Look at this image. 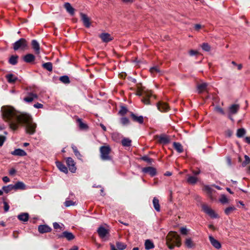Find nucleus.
<instances>
[{
  "instance_id": "obj_6",
  "label": "nucleus",
  "mask_w": 250,
  "mask_h": 250,
  "mask_svg": "<svg viewBox=\"0 0 250 250\" xmlns=\"http://www.w3.org/2000/svg\"><path fill=\"white\" fill-rule=\"evenodd\" d=\"M14 50H25L28 48V43L24 38H21L13 44Z\"/></svg>"
},
{
  "instance_id": "obj_48",
  "label": "nucleus",
  "mask_w": 250,
  "mask_h": 250,
  "mask_svg": "<svg viewBox=\"0 0 250 250\" xmlns=\"http://www.w3.org/2000/svg\"><path fill=\"white\" fill-rule=\"evenodd\" d=\"M121 122L124 125H127L129 124V121L126 117H123L121 119Z\"/></svg>"
},
{
  "instance_id": "obj_59",
  "label": "nucleus",
  "mask_w": 250,
  "mask_h": 250,
  "mask_svg": "<svg viewBox=\"0 0 250 250\" xmlns=\"http://www.w3.org/2000/svg\"><path fill=\"white\" fill-rule=\"evenodd\" d=\"M198 53V51L193 50H191L189 51V54L190 56H194Z\"/></svg>"
},
{
  "instance_id": "obj_16",
  "label": "nucleus",
  "mask_w": 250,
  "mask_h": 250,
  "mask_svg": "<svg viewBox=\"0 0 250 250\" xmlns=\"http://www.w3.org/2000/svg\"><path fill=\"white\" fill-rule=\"evenodd\" d=\"M38 230L41 233L51 231V228L46 225H41L38 227Z\"/></svg>"
},
{
  "instance_id": "obj_49",
  "label": "nucleus",
  "mask_w": 250,
  "mask_h": 250,
  "mask_svg": "<svg viewBox=\"0 0 250 250\" xmlns=\"http://www.w3.org/2000/svg\"><path fill=\"white\" fill-rule=\"evenodd\" d=\"M235 209V208L233 206L232 207H229L226 208L225 210V212L226 214L228 215L231 212L234 210Z\"/></svg>"
},
{
  "instance_id": "obj_27",
  "label": "nucleus",
  "mask_w": 250,
  "mask_h": 250,
  "mask_svg": "<svg viewBox=\"0 0 250 250\" xmlns=\"http://www.w3.org/2000/svg\"><path fill=\"white\" fill-rule=\"evenodd\" d=\"M18 218L21 221L27 222L29 219V214L27 213H22L18 215Z\"/></svg>"
},
{
  "instance_id": "obj_61",
  "label": "nucleus",
  "mask_w": 250,
  "mask_h": 250,
  "mask_svg": "<svg viewBox=\"0 0 250 250\" xmlns=\"http://www.w3.org/2000/svg\"><path fill=\"white\" fill-rule=\"evenodd\" d=\"M205 189L208 191V193H210L212 191V189L209 186H205Z\"/></svg>"
},
{
  "instance_id": "obj_1",
  "label": "nucleus",
  "mask_w": 250,
  "mask_h": 250,
  "mask_svg": "<svg viewBox=\"0 0 250 250\" xmlns=\"http://www.w3.org/2000/svg\"><path fill=\"white\" fill-rule=\"evenodd\" d=\"M1 111L3 119L8 122L10 128L13 130L17 129L24 113H20L10 106H2Z\"/></svg>"
},
{
  "instance_id": "obj_57",
  "label": "nucleus",
  "mask_w": 250,
  "mask_h": 250,
  "mask_svg": "<svg viewBox=\"0 0 250 250\" xmlns=\"http://www.w3.org/2000/svg\"><path fill=\"white\" fill-rule=\"evenodd\" d=\"M4 209L5 212H7L9 209V206L6 202H4Z\"/></svg>"
},
{
  "instance_id": "obj_5",
  "label": "nucleus",
  "mask_w": 250,
  "mask_h": 250,
  "mask_svg": "<svg viewBox=\"0 0 250 250\" xmlns=\"http://www.w3.org/2000/svg\"><path fill=\"white\" fill-rule=\"evenodd\" d=\"M111 149L109 146H102L100 148V157L104 161H110L112 157L110 156Z\"/></svg>"
},
{
  "instance_id": "obj_23",
  "label": "nucleus",
  "mask_w": 250,
  "mask_h": 250,
  "mask_svg": "<svg viewBox=\"0 0 250 250\" xmlns=\"http://www.w3.org/2000/svg\"><path fill=\"white\" fill-rule=\"evenodd\" d=\"M56 163L57 167L60 171L64 172V173H67V168L66 167H65V166L64 164H62L61 162H56Z\"/></svg>"
},
{
  "instance_id": "obj_2",
  "label": "nucleus",
  "mask_w": 250,
  "mask_h": 250,
  "mask_svg": "<svg viewBox=\"0 0 250 250\" xmlns=\"http://www.w3.org/2000/svg\"><path fill=\"white\" fill-rule=\"evenodd\" d=\"M23 124L25 126L26 133L32 135L36 132L37 124L33 122L32 116L28 113H25L22 115V117L19 122V125Z\"/></svg>"
},
{
  "instance_id": "obj_15",
  "label": "nucleus",
  "mask_w": 250,
  "mask_h": 250,
  "mask_svg": "<svg viewBox=\"0 0 250 250\" xmlns=\"http://www.w3.org/2000/svg\"><path fill=\"white\" fill-rule=\"evenodd\" d=\"M209 239L211 244L216 249H219L221 247V243L211 235L209 236Z\"/></svg>"
},
{
  "instance_id": "obj_3",
  "label": "nucleus",
  "mask_w": 250,
  "mask_h": 250,
  "mask_svg": "<svg viewBox=\"0 0 250 250\" xmlns=\"http://www.w3.org/2000/svg\"><path fill=\"white\" fill-rule=\"evenodd\" d=\"M167 244L170 249H173L176 246L179 247L181 240L179 235L176 232L170 231L167 236Z\"/></svg>"
},
{
  "instance_id": "obj_63",
  "label": "nucleus",
  "mask_w": 250,
  "mask_h": 250,
  "mask_svg": "<svg viewBox=\"0 0 250 250\" xmlns=\"http://www.w3.org/2000/svg\"><path fill=\"white\" fill-rule=\"evenodd\" d=\"M16 173V170L14 168H11L10 170H9V174L11 175H14L15 173Z\"/></svg>"
},
{
  "instance_id": "obj_12",
  "label": "nucleus",
  "mask_w": 250,
  "mask_h": 250,
  "mask_svg": "<svg viewBox=\"0 0 250 250\" xmlns=\"http://www.w3.org/2000/svg\"><path fill=\"white\" fill-rule=\"evenodd\" d=\"M142 171L143 173H148L151 176H154L156 174V169L151 167H144L142 168Z\"/></svg>"
},
{
  "instance_id": "obj_64",
  "label": "nucleus",
  "mask_w": 250,
  "mask_h": 250,
  "mask_svg": "<svg viewBox=\"0 0 250 250\" xmlns=\"http://www.w3.org/2000/svg\"><path fill=\"white\" fill-rule=\"evenodd\" d=\"M194 28L195 30H199L201 28V25L199 24H195Z\"/></svg>"
},
{
  "instance_id": "obj_32",
  "label": "nucleus",
  "mask_w": 250,
  "mask_h": 250,
  "mask_svg": "<svg viewBox=\"0 0 250 250\" xmlns=\"http://www.w3.org/2000/svg\"><path fill=\"white\" fill-rule=\"evenodd\" d=\"M153 205L155 209L157 211L159 212L160 211L159 201L156 197H154L153 199Z\"/></svg>"
},
{
  "instance_id": "obj_9",
  "label": "nucleus",
  "mask_w": 250,
  "mask_h": 250,
  "mask_svg": "<svg viewBox=\"0 0 250 250\" xmlns=\"http://www.w3.org/2000/svg\"><path fill=\"white\" fill-rule=\"evenodd\" d=\"M66 163L69 170L71 172L75 173L76 171L77 168L76 167V163L73 159L71 157H67L66 159Z\"/></svg>"
},
{
  "instance_id": "obj_11",
  "label": "nucleus",
  "mask_w": 250,
  "mask_h": 250,
  "mask_svg": "<svg viewBox=\"0 0 250 250\" xmlns=\"http://www.w3.org/2000/svg\"><path fill=\"white\" fill-rule=\"evenodd\" d=\"M80 16L84 25L86 28H89L91 25L90 19L86 14L83 13H80Z\"/></svg>"
},
{
  "instance_id": "obj_45",
  "label": "nucleus",
  "mask_w": 250,
  "mask_h": 250,
  "mask_svg": "<svg viewBox=\"0 0 250 250\" xmlns=\"http://www.w3.org/2000/svg\"><path fill=\"white\" fill-rule=\"evenodd\" d=\"M116 246L117 248L120 250H124L126 248V245L121 242H117L116 243Z\"/></svg>"
},
{
  "instance_id": "obj_44",
  "label": "nucleus",
  "mask_w": 250,
  "mask_h": 250,
  "mask_svg": "<svg viewBox=\"0 0 250 250\" xmlns=\"http://www.w3.org/2000/svg\"><path fill=\"white\" fill-rule=\"evenodd\" d=\"M244 158L245 160L242 164L243 167H245L247 165L250 163V158L248 155H245Z\"/></svg>"
},
{
  "instance_id": "obj_24",
  "label": "nucleus",
  "mask_w": 250,
  "mask_h": 250,
  "mask_svg": "<svg viewBox=\"0 0 250 250\" xmlns=\"http://www.w3.org/2000/svg\"><path fill=\"white\" fill-rule=\"evenodd\" d=\"M35 59V57L32 54H28L24 56L23 60L25 62L30 63L33 62Z\"/></svg>"
},
{
  "instance_id": "obj_53",
  "label": "nucleus",
  "mask_w": 250,
  "mask_h": 250,
  "mask_svg": "<svg viewBox=\"0 0 250 250\" xmlns=\"http://www.w3.org/2000/svg\"><path fill=\"white\" fill-rule=\"evenodd\" d=\"M141 159L148 163H151L152 162V159L149 158L147 156H144L141 158Z\"/></svg>"
},
{
  "instance_id": "obj_10",
  "label": "nucleus",
  "mask_w": 250,
  "mask_h": 250,
  "mask_svg": "<svg viewBox=\"0 0 250 250\" xmlns=\"http://www.w3.org/2000/svg\"><path fill=\"white\" fill-rule=\"evenodd\" d=\"M97 232L102 239H104L109 234V230L102 226H100L97 229Z\"/></svg>"
},
{
  "instance_id": "obj_33",
  "label": "nucleus",
  "mask_w": 250,
  "mask_h": 250,
  "mask_svg": "<svg viewBox=\"0 0 250 250\" xmlns=\"http://www.w3.org/2000/svg\"><path fill=\"white\" fill-rule=\"evenodd\" d=\"M150 72L153 74L155 75L158 74L159 75L162 74V72L158 66L152 67L149 69Z\"/></svg>"
},
{
  "instance_id": "obj_50",
  "label": "nucleus",
  "mask_w": 250,
  "mask_h": 250,
  "mask_svg": "<svg viewBox=\"0 0 250 250\" xmlns=\"http://www.w3.org/2000/svg\"><path fill=\"white\" fill-rule=\"evenodd\" d=\"M215 111L223 115H225V112L224 110L221 107L219 106H216L215 107Z\"/></svg>"
},
{
  "instance_id": "obj_25",
  "label": "nucleus",
  "mask_w": 250,
  "mask_h": 250,
  "mask_svg": "<svg viewBox=\"0 0 250 250\" xmlns=\"http://www.w3.org/2000/svg\"><path fill=\"white\" fill-rule=\"evenodd\" d=\"M131 117L135 122H138L141 124L144 123V117L142 116H137L134 113H131Z\"/></svg>"
},
{
  "instance_id": "obj_38",
  "label": "nucleus",
  "mask_w": 250,
  "mask_h": 250,
  "mask_svg": "<svg viewBox=\"0 0 250 250\" xmlns=\"http://www.w3.org/2000/svg\"><path fill=\"white\" fill-rule=\"evenodd\" d=\"M2 190L5 193H8L12 190H14L13 185L10 184L7 186H4L2 187Z\"/></svg>"
},
{
  "instance_id": "obj_18",
  "label": "nucleus",
  "mask_w": 250,
  "mask_h": 250,
  "mask_svg": "<svg viewBox=\"0 0 250 250\" xmlns=\"http://www.w3.org/2000/svg\"><path fill=\"white\" fill-rule=\"evenodd\" d=\"M31 45L35 53L39 54L40 52V46L38 42L36 40H33L32 41Z\"/></svg>"
},
{
  "instance_id": "obj_41",
  "label": "nucleus",
  "mask_w": 250,
  "mask_h": 250,
  "mask_svg": "<svg viewBox=\"0 0 250 250\" xmlns=\"http://www.w3.org/2000/svg\"><path fill=\"white\" fill-rule=\"evenodd\" d=\"M77 122L79 123V126L80 129H85L87 128L88 126L87 125L83 122L82 119H78L77 120Z\"/></svg>"
},
{
  "instance_id": "obj_46",
  "label": "nucleus",
  "mask_w": 250,
  "mask_h": 250,
  "mask_svg": "<svg viewBox=\"0 0 250 250\" xmlns=\"http://www.w3.org/2000/svg\"><path fill=\"white\" fill-rule=\"evenodd\" d=\"M201 47L205 51H209L210 49V46L207 43H203L201 45Z\"/></svg>"
},
{
  "instance_id": "obj_37",
  "label": "nucleus",
  "mask_w": 250,
  "mask_h": 250,
  "mask_svg": "<svg viewBox=\"0 0 250 250\" xmlns=\"http://www.w3.org/2000/svg\"><path fill=\"white\" fill-rule=\"evenodd\" d=\"M42 67L49 71H52V64L50 62H45L42 64Z\"/></svg>"
},
{
  "instance_id": "obj_35",
  "label": "nucleus",
  "mask_w": 250,
  "mask_h": 250,
  "mask_svg": "<svg viewBox=\"0 0 250 250\" xmlns=\"http://www.w3.org/2000/svg\"><path fill=\"white\" fill-rule=\"evenodd\" d=\"M131 144V140L129 138H124L122 140V145L124 146H130Z\"/></svg>"
},
{
  "instance_id": "obj_51",
  "label": "nucleus",
  "mask_w": 250,
  "mask_h": 250,
  "mask_svg": "<svg viewBox=\"0 0 250 250\" xmlns=\"http://www.w3.org/2000/svg\"><path fill=\"white\" fill-rule=\"evenodd\" d=\"M75 205L76 203L71 200H66L64 202V205L66 207H68L71 206H74Z\"/></svg>"
},
{
  "instance_id": "obj_42",
  "label": "nucleus",
  "mask_w": 250,
  "mask_h": 250,
  "mask_svg": "<svg viewBox=\"0 0 250 250\" xmlns=\"http://www.w3.org/2000/svg\"><path fill=\"white\" fill-rule=\"evenodd\" d=\"M60 80L65 84H67L70 83V80L69 77L66 75H64L62 76H61L60 78Z\"/></svg>"
},
{
  "instance_id": "obj_56",
  "label": "nucleus",
  "mask_w": 250,
  "mask_h": 250,
  "mask_svg": "<svg viewBox=\"0 0 250 250\" xmlns=\"http://www.w3.org/2000/svg\"><path fill=\"white\" fill-rule=\"evenodd\" d=\"M180 232L182 234L186 235L187 234L188 230L186 228L182 227L180 229Z\"/></svg>"
},
{
  "instance_id": "obj_28",
  "label": "nucleus",
  "mask_w": 250,
  "mask_h": 250,
  "mask_svg": "<svg viewBox=\"0 0 250 250\" xmlns=\"http://www.w3.org/2000/svg\"><path fill=\"white\" fill-rule=\"evenodd\" d=\"M208 84L206 83H203L197 85L198 93H201L207 90Z\"/></svg>"
},
{
  "instance_id": "obj_26",
  "label": "nucleus",
  "mask_w": 250,
  "mask_h": 250,
  "mask_svg": "<svg viewBox=\"0 0 250 250\" xmlns=\"http://www.w3.org/2000/svg\"><path fill=\"white\" fill-rule=\"evenodd\" d=\"M60 237H65L68 240H72L74 238V235L68 231H64L62 234L59 236Z\"/></svg>"
},
{
  "instance_id": "obj_17",
  "label": "nucleus",
  "mask_w": 250,
  "mask_h": 250,
  "mask_svg": "<svg viewBox=\"0 0 250 250\" xmlns=\"http://www.w3.org/2000/svg\"><path fill=\"white\" fill-rule=\"evenodd\" d=\"M38 95L36 94H34L33 93H29L28 96L24 98L23 101L27 103H31L34 99H38Z\"/></svg>"
},
{
  "instance_id": "obj_54",
  "label": "nucleus",
  "mask_w": 250,
  "mask_h": 250,
  "mask_svg": "<svg viewBox=\"0 0 250 250\" xmlns=\"http://www.w3.org/2000/svg\"><path fill=\"white\" fill-rule=\"evenodd\" d=\"M127 109L125 107H122L121 110L119 111V113L121 115H124L127 112Z\"/></svg>"
},
{
  "instance_id": "obj_7",
  "label": "nucleus",
  "mask_w": 250,
  "mask_h": 250,
  "mask_svg": "<svg viewBox=\"0 0 250 250\" xmlns=\"http://www.w3.org/2000/svg\"><path fill=\"white\" fill-rule=\"evenodd\" d=\"M239 109L240 105L238 104H233L230 105L228 107V118L232 121H233L234 120L232 117V116L237 114Z\"/></svg>"
},
{
  "instance_id": "obj_34",
  "label": "nucleus",
  "mask_w": 250,
  "mask_h": 250,
  "mask_svg": "<svg viewBox=\"0 0 250 250\" xmlns=\"http://www.w3.org/2000/svg\"><path fill=\"white\" fill-rule=\"evenodd\" d=\"M173 146L174 148L177 150V151L179 153H181L183 151V146L181 144L179 143L174 142L173 143Z\"/></svg>"
},
{
  "instance_id": "obj_43",
  "label": "nucleus",
  "mask_w": 250,
  "mask_h": 250,
  "mask_svg": "<svg viewBox=\"0 0 250 250\" xmlns=\"http://www.w3.org/2000/svg\"><path fill=\"white\" fill-rule=\"evenodd\" d=\"M246 133V130L244 128H239L237 131L236 135L238 137H242Z\"/></svg>"
},
{
  "instance_id": "obj_21",
  "label": "nucleus",
  "mask_w": 250,
  "mask_h": 250,
  "mask_svg": "<svg viewBox=\"0 0 250 250\" xmlns=\"http://www.w3.org/2000/svg\"><path fill=\"white\" fill-rule=\"evenodd\" d=\"M159 141L160 143L167 144L169 142V139L168 137L166 135L162 134L159 137Z\"/></svg>"
},
{
  "instance_id": "obj_39",
  "label": "nucleus",
  "mask_w": 250,
  "mask_h": 250,
  "mask_svg": "<svg viewBox=\"0 0 250 250\" xmlns=\"http://www.w3.org/2000/svg\"><path fill=\"white\" fill-rule=\"evenodd\" d=\"M71 147L73 149V151L75 155V156L78 158V159H81V157H82V155L81 154V153H80V152L78 151V149H77V147L74 146V145H72L71 146Z\"/></svg>"
},
{
  "instance_id": "obj_19",
  "label": "nucleus",
  "mask_w": 250,
  "mask_h": 250,
  "mask_svg": "<svg viewBox=\"0 0 250 250\" xmlns=\"http://www.w3.org/2000/svg\"><path fill=\"white\" fill-rule=\"evenodd\" d=\"M11 154L13 155L19 156H24L27 154L24 150L20 148L16 149L13 151H12Z\"/></svg>"
},
{
  "instance_id": "obj_52",
  "label": "nucleus",
  "mask_w": 250,
  "mask_h": 250,
  "mask_svg": "<svg viewBox=\"0 0 250 250\" xmlns=\"http://www.w3.org/2000/svg\"><path fill=\"white\" fill-rule=\"evenodd\" d=\"M53 227L56 229H60V230H63V225H62V226H61L60 224H59L57 222H55L53 224Z\"/></svg>"
},
{
  "instance_id": "obj_8",
  "label": "nucleus",
  "mask_w": 250,
  "mask_h": 250,
  "mask_svg": "<svg viewBox=\"0 0 250 250\" xmlns=\"http://www.w3.org/2000/svg\"><path fill=\"white\" fill-rule=\"evenodd\" d=\"M202 209L208 215L212 218H217L218 217V215L210 208L208 205L203 204L202 206Z\"/></svg>"
},
{
  "instance_id": "obj_58",
  "label": "nucleus",
  "mask_w": 250,
  "mask_h": 250,
  "mask_svg": "<svg viewBox=\"0 0 250 250\" xmlns=\"http://www.w3.org/2000/svg\"><path fill=\"white\" fill-rule=\"evenodd\" d=\"M34 107L36 108H42L43 107V104L38 103L34 104Z\"/></svg>"
},
{
  "instance_id": "obj_40",
  "label": "nucleus",
  "mask_w": 250,
  "mask_h": 250,
  "mask_svg": "<svg viewBox=\"0 0 250 250\" xmlns=\"http://www.w3.org/2000/svg\"><path fill=\"white\" fill-rule=\"evenodd\" d=\"M18 59V56H12L9 59V62L10 64L12 65H15L17 63Z\"/></svg>"
},
{
  "instance_id": "obj_20",
  "label": "nucleus",
  "mask_w": 250,
  "mask_h": 250,
  "mask_svg": "<svg viewBox=\"0 0 250 250\" xmlns=\"http://www.w3.org/2000/svg\"><path fill=\"white\" fill-rule=\"evenodd\" d=\"M7 82L10 83H14L18 79V77L13 74H8L5 76Z\"/></svg>"
},
{
  "instance_id": "obj_13",
  "label": "nucleus",
  "mask_w": 250,
  "mask_h": 250,
  "mask_svg": "<svg viewBox=\"0 0 250 250\" xmlns=\"http://www.w3.org/2000/svg\"><path fill=\"white\" fill-rule=\"evenodd\" d=\"M157 107L161 112H167L169 109L167 104L163 102H160L157 104Z\"/></svg>"
},
{
  "instance_id": "obj_36",
  "label": "nucleus",
  "mask_w": 250,
  "mask_h": 250,
  "mask_svg": "<svg viewBox=\"0 0 250 250\" xmlns=\"http://www.w3.org/2000/svg\"><path fill=\"white\" fill-rule=\"evenodd\" d=\"M185 245L188 248H192L194 247V244L190 238H187L185 241Z\"/></svg>"
},
{
  "instance_id": "obj_55",
  "label": "nucleus",
  "mask_w": 250,
  "mask_h": 250,
  "mask_svg": "<svg viewBox=\"0 0 250 250\" xmlns=\"http://www.w3.org/2000/svg\"><path fill=\"white\" fill-rule=\"evenodd\" d=\"M6 140V137L0 135V147L1 146Z\"/></svg>"
},
{
  "instance_id": "obj_4",
  "label": "nucleus",
  "mask_w": 250,
  "mask_h": 250,
  "mask_svg": "<svg viewBox=\"0 0 250 250\" xmlns=\"http://www.w3.org/2000/svg\"><path fill=\"white\" fill-rule=\"evenodd\" d=\"M152 94L151 91L146 89L145 87H142L137 92V95L143 97L142 101L146 104H150L149 98Z\"/></svg>"
},
{
  "instance_id": "obj_30",
  "label": "nucleus",
  "mask_w": 250,
  "mask_h": 250,
  "mask_svg": "<svg viewBox=\"0 0 250 250\" xmlns=\"http://www.w3.org/2000/svg\"><path fill=\"white\" fill-rule=\"evenodd\" d=\"M145 249L146 250H150L154 248V245L153 243L149 239L146 240L145 243Z\"/></svg>"
},
{
  "instance_id": "obj_22",
  "label": "nucleus",
  "mask_w": 250,
  "mask_h": 250,
  "mask_svg": "<svg viewBox=\"0 0 250 250\" xmlns=\"http://www.w3.org/2000/svg\"><path fill=\"white\" fill-rule=\"evenodd\" d=\"M64 7L68 13L71 15H73L75 13V9L72 7L69 2H66L64 4Z\"/></svg>"
},
{
  "instance_id": "obj_62",
  "label": "nucleus",
  "mask_w": 250,
  "mask_h": 250,
  "mask_svg": "<svg viewBox=\"0 0 250 250\" xmlns=\"http://www.w3.org/2000/svg\"><path fill=\"white\" fill-rule=\"evenodd\" d=\"M2 180L5 183H7L10 181L9 178L7 176H4L2 178Z\"/></svg>"
},
{
  "instance_id": "obj_29",
  "label": "nucleus",
  "mask_w": 250,
  "mask_h": 250,
  "mask_svg": "<svg viewBox=\"0 0 250 250\" xmlns=\"http://www.w3.org/2000/svg\"><path fill=\"white\" fill-rule=\"evenodd\" d=\"M13 186L14 190L25 189V185L22 182H18L15 185H13Z\"/></svg>"
},
{
  "instance_id": "obj_14",
  "label": "nucleus",
  "mask_w": 250,
  "mask_h": 250,
  "mask_svg": "<svg viewBox=\"0 0 250 250\" xmlns=\"http://www.w3.org/2000/svg\"><path fill=\"white\" fill-rule=\"evenodd\" d=\"M100 38L103 42H108L113 40V38L111 35L107 33H103L99 35Z\"/></svg>"
},
{
  "instance_id": "obj_47",
  "label": "nucleus",
  "mask_w": 250,
  "mask_h": 250,
  "mask_svg": "<svg viewBox=\"0 0 250 250\" xmlns=\"http://www.w3.org/2000/svg\"><path fill=\"white\" fill-rule=\"evenodd\" d=\"M219 201L222 204H226L228 202V199L226 196L224 194H223L221 196Z\"/></svg>"
},
{
  "instance_id": "obj_31",
  "label": "nucleus",
  "mask_w": 250,
  "mask_h": 250,
  "mask_svg": "<svg viewBox=\"0 0 250 250\" xmlns=\"http://www.w3.org/2000/svg\"><path fill=\"white\" fill-rule=\"evenodd\" d=\"M197 178L195 176L188 175L187 182L190 184L194 185L197 183Z\"/></svg>"
},
{
  "instance_id": "obj_60",
  "label": "nucleus",
  "mask_w": 250,
  "mask_h": 250,
  "mask_svg": "<svg viewBox=\"0 0 250 250\" xmlns=\"http://www.w3.org/2000/svg\"><path fill=\"white\" fill-rule=\"evenodd\" d=\"M201 171L199 169L198 170H192V173L194 175H198L200 173Z\"/></svg>"
}]
</instances>
